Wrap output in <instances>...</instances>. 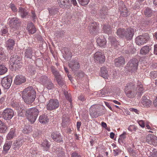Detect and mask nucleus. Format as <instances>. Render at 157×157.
<instances>
[{
	"label": "nucleus",
	"mask_w": 157,
	"mask_h": 157,
	"mask_svg": "<svg viewBox=\"0 0 157 157\" xmlns=\"http://www.w3.org/2000/svg\"><path fill=\"white\" fill-rule=\"evenodd\" d=\"M32 127L30 126H27L23 129L22 132L24 134H29L32 131Z\"/></svg>",
	"instance_id": "obj_41"
},
{
	"label": "nucleus",
	"mask_w": 157,
	"mask_h": 157,
	"mask_svg": "<svg viewBox=\"0 0 157 157\" xmlns=\"http://www.w3.org/2000/svg\"><path fill=\"white\" fill-rule=\"evenodd\" d=\"M33 136L35 138H38L39 136V131L37 130H35L34 131L33 134Z\"/></svg>",
	"instance_id": "obj_53"
},
{
	"label": "nucleus",
	"mask_w": 157,
	"mask_h": 157,
	"mask_svg": "<svg viewBox=\"0 0 157 157\" xmlns=\"http://www.w3.org/2000/svg\"><path fill=\"white\" fill-rule=\"evenodd\" d=\"M18 12L22 18L25 17L28 15V13L27 11L25 9L21 7L19 8Z\"/></svg>",
	"instance_id": "obj_31"
},
{
	"label": "nucleus",
	"mask_w": 157,
	"mask_h": 157,
	"mask_svg": "<svg viewBox=\"0 0 157 157\" xmlns=\"http://www.w3.org/2000/svg\"><path fill=\"white\" fill-rule=\"evenodd\" d=\"M7 128L5 124L0 120V132L5 133L7 131Z\"/></svg>",
	"instance_id": "obj_37"
},
{
	"label": "nucleus",
	"mask_w": 157,
	"mask_h": 157,
	"mask_svg": "<svg viewBox=\"0 0 157 157\" xmlns=\"http://www.w3.org/2000/svg\"><path fill=\"white\" fill-rule=\"evenodd\" d=\"M119 10L120 11L121 16L123 17L128 16L129 14V12L123 2H119Z\"/></svg>",
	"instance_id": "obj_8"
},
{
	"label": "nucleus",
	"mask_w": 157,
	"mask_h": 157,
	"mask_svg": "<svg viewBox=\"0 0 157 157\" xmlns=\"http://www.w3.org/2000/svg\"><path fill=\"white\" fill-rule=\"evenodd\" d=\"M114 156H117L121 152V150L119 149H116L113 150Z\"/></svg>",
	"instance_id": "obj_56"
},
{
	"label": "nucleus",
	"mask_w": 157,
	"mask_h": 157,
	"mask_svg": "<svg viewBox=\"0 0 157 157\" xmlns=\"http://www.w3.org/2000/svg\"><path fill=\"white\" fill-rule=\"evenodd\" d=\"M26 81V78L24 76L22 75H17L16 76L14 82L16 85H19L24 83Z\"/></svg>",
	"instance_id": "obj_17"
},
{
	"label": "nucleus",
	"mask_w": 157,
	"mask_h": 157,
	"mask_svg": "<svg viewBox=\"0 0 157 157\" xmlns=\"http://www.w3.org/2000/svg\"><path fill=\"white\" fill-rule=\"evenodd\" d=\"M44 86L49 90L52 89L54 88V86L50 79L44 85Z\"/></svg>",
	"instance_id": "obj_40"
},
{
	"label": "nucleus",
	"mask_w": 157,
	"mask_h": 157,
	"mask_svg": "<svg viewBox=\"0 0 157 157\" xmlns=\"http://www.w3.org/2000/svg\"><path fill=\"white\" fill-rule=\"evenodd\" d=\"M103 29L105 33L108 34H110L111 33V28L109 25H105L103 26Z\"/></svg>",
	"instance_id": "obj_44"
},
{
	"label": "nucleus",
	"mask_w": 157,
	"mask_h": 157,
	"mask_svg": "<svg viewBox=\"0 0 157 157\" xmlns=\"http://www.w3.org/2000/svg\"><path fill=\"white\" fill-rule=\"evenodd\" d=\"M125 29L123 28H119L117 31V36L119 37L123 38L124 37V34L125 32Z\"/></svg>",
	"instance_id": "obj_34"
},
{
	"label": "nucleus",
	"mask_w": 157,
	"mask_h": 157,
	"mask_svg": "<svg viewBox=\"0 0 157 157\" xmlns=\"http://www.w3.org/2000/svg\"><path fill=\"white\" fill-rule=\"evenodd\" d=\"M48 10L50 15H55L58 12V9L55 7L48 8Z\"/></svg>",
	"instance_id": "obj_38"
},
{
	"label": "nucleus",
	"mask_w": 157,
	"mask_h": 157,
	"mask_svg": "<svg viewBox=\"0 0 157 157\" xmlns=\"http://www.w3.org/2000/svg\"><path fill=\"white\" fill-rule=\"evenodd\" d=\"M109 40L112 44H114L116 42V40L115 37L112 36H110Z\"/></svg>",
	"instance_id": "obj_54"
},
{
	"label": "nucleus",
	"mask_w": 157,
	"mask_h": 157,
	"mask_svg": "<svg viewBox=\"0 0 157 157\" xmlns=\"http://www.w3.org/2000/svg\"><path fill=\"white\" fill-rule=\"evenodd\" d=\"M90 116L93 117H97L99 116V114L97 112H95V111L94 112V111L90 112Z\"/></svg>",
	"instance_id": "obj_55"
},
{
	"label": "nucleus",
	"mask_w": 157,
	"mask_h": 157,
	"mask_svg": "<svg viewBox=\"0 0 157 157\" xmlns=\"http://www.w3.org/2000/svg\"><path fill=\"white\" fill-rule=\"evenodd\" d=\"M9 23L10 27L11 28L16 29L19 25L20 21L19 19L16 17L9 18Z\"/></svg>",
	"instance_id": "obj_11"
},
{
	"label": "nucleus",
	"mask_w": 157,
	"mask_h": 157,
	"mask_svg": "<svg viewBox=\"0 0 157 157\" xmlns=\"http://www.w3.org/2000/svg\"><path fill=\"white\" fill-rule=\"evenodd\" d=\"M6 56L4 53L3 49L1 48H0V59L2 61L6 60Z\"/></svg>",
	"instance_id": "obj_42"
},
{
	"label": "nucleus",
	"mask_w": 157,
	"mask_h": 157,
	"mask_svg": "<svg viewBox=\"0 0 157 157\" xmlns=\"http://www.w3.org/2000/svg\"><path fill=\"white\" fill-rule=\"evenodd\" d=\"M14 45V41L12 39H9L6 42V46L8 49L12 50Z\"/></svg>",
	"instance_id": "obj_33"
},
{
	"label": "nucleus",
	"mask_w": 157,
	"mask_h": 157,
	"mask_svg": "<svg viewBox=\"0 0 157 157\" xmlns=\"http://www.w3.org/2000/svg\"><path fill=\"white\" fill-rule=\"evenodd\" d=\"M27 29L29 33L33 34L36 32V29L33 23L30 22L27 24Z\"/></svg>",
	"instance_id": "obj_24"
},
{
	"label": "nucleus",
	"mask_w": 157,
	"mask_h": 157,
	"mask_svg": "<svg viewBox=\"0 0 157 157\" xmlns=\"http://www.w3.org/2000/svg\"><path fill=\"white\" fill-rule=\"evenodd\" d=\"M63 93L66 98L70 102H71V97L70 95L68 94V92L65 90H64Z\"/></svg>",
	"instance_id": "obj_48"
},
{
	"label": "nucleus",
	"mask_w": 157,
	"mask_h": 157,
	"mask_svg": "<svg viewBox=\"0 0 157 157\" xmlns=\"http://www.w3.org/2000/svg\"><path fill=\"white\" fill-rule=\"evenodd\" d=\"M141 103L144 107L148 108L151 105L152 101L148 99L147 97L144 96L142 98Z\"/></svg>",
	"instance_id": "obj_21"
},
{
	"label": "nucleus",
	"mask_w": 157,
	"mask_h": 157,
	"mask_svg": "<svg viewBox=\"0 0 157 157\" xmlns=\"http://www.w3.org/2000/svg\"><path fill=\"white\" fill-rule=\"evenodd\" d=\"M63 57L67 60H69L72 57V53L70 49L67 48H64Z\"/></svg>",
	"instance_id": "obj_22"
},
{
	"label": "nucleus",
	"mask_w": 157,
	"mask_h": 157,
	"mask_svg": "<svg viewBox=\"0 0 157 157\" xmlns=\"http://www.w3.org/2000/svg\"><path fill=\"white\" fill-rule=\"evenodd\" d=\"M114 62L115 66L117 67L122 66L125 63L124 59L122 56L116 58L115 59Z\"/></svg>",
	"instance_id": "obj_20"
},
{
	"label": "nucleus",
	"mask_w": 157,
	"mask_h": 157,
	"mask_svg": "<svg viewBox=\"0 0 157 157\" xmlns=\"http://www.w3.org/2000/svg\"><path fill=\"white\" fill-rule=\"evenodd\" d=\"M137 128L134 125H131L128 128V130L130 132H135Z\"/></svg>",
	"instance_id": "obj_50"
},
{
	"label": "nucleus",
	"mask_w": 157,
	"mask_h": 157,
	"mask_svg": "<svg viewBox=\"0 0 157 157\" xmlns=\"http://www.w3.org/2000/svg\"><path fill=\"white\" fill-rule=\"evenodd\" d=\"M50 79L46 76L43 75L40 77L39 81L41 84L44 85Z\"/></svg>",
	"instance_id": "obj_35"
},
{
	"label": "nucleus",
	"mask_w": 157,
	"mask_h": 157,
	"mask_svg": "<svg viewBox=\"0 0 157 157\" xmlns=\"http://www.w3.org/2000/svg\"><path fill=\"white\" fill-rule=\"evenodd\" d=\"M51 137L53 140L56 142H61L63 141L61 134L59 132H52L51 134Z\"/></svg>",
	"instance_id": "obj_15"
},
{
	"label": "nucleus",
	"mask_w": 157,
	"mask_h": 157,
	"mask_svg": "<svg viewBox=\"0 0 157 157\" xmlns=\"http://www.w3.org/2000/svg\"><path fill=\"white\" fill-rule=\"evenodd\" d=\"M150 48L149 46H146L143 47L140 50V52L141 54L145 55L147 54L150 51Z\"/></svg>",
	"instance_id": "obj_36"
},
{
	"label": "nucleus",
	"mask_w": 157,
	"mask_h": 157,
	"mask_svg": "<svg viewBox=\"0 0 157 157\" xmlns=\"http://www.w3.org/2000/svg\"><path fill=\"white\" fill-rule=\"evenodd\" d=\"M138 123L139 125L142 128H144L145 126L144 121L142 120H140L138 121Z\"/></svg>",
	"instance_id": "obj_63"
},
{
	"label": "nucleus",
	"mask_w": 157,
	"mask_h": 157,
	"mask_svg": "<svg viewBox=\"0 0 157 157\" xmlns=\"http://www.w3.org/2000/svg\"><path fill=\"white\" fill-rule=\"evenodd\" d=\"M71 157H81L80 155L78 154V153L74 152L71 154Z\"/></svg>",
	"instance_id": "obj_61"
},
{
	"label": "nucleus",
	"mask_w": 157,
	"mask_h": 157,
	"mask_svg": "<svg viewBox=\"0 0 157 157\" xmlns=\"http://www.w3.org/2000/svg\"><path fill=\"white\" fill-rule=\"evenodd\" d=\"M97 42L98 45L100 47H103L105 45L106 41L104 38L101 39L99 38L97 40Z\"/></svg>",
	"instance_id": "obj_39"
},
{
	"label": "nucleus",
	"mask_w": 157,
	"mask_h": 157,
	"mask_svg": "<svg viewBox=\"0 0 157 157\" xmlns=\"http://www.w3.org/2000/svg\"><path fill=\"white\" fill-rule=\"evenodd\" d=\"M100 75L103 78L105 79L107 78L108 74L106 69L105 67H102L101 68Z\"/></svg>",
	"instance_id": "obj_30"
},
{
	"label": "nucleus",
	"mask_w": 157,
	"mask_h": 157,
	"mask_svg": "<svg viewBox=\"0 0 157 157\" xmlns=\"http://www.w3.org/2000/svg\"><path fill=\"white\" fill-rule=\"evenodd\" d=\"M68 66L72 71H76L80 67V64L76 60H72L69 63Z\"/></svg>",
	"instance_id": "obj_14"
},
{
	"label": "nucleus",
	"mask_w": 157,
	"mask_h": 157,
	"mask_svg": "<svg viewBox=\"0 0 157 157\" xmlns=\"http://www.w3.org/2000/svg\"><path fill=\"white\" fill-rule=\"evenodd\" d=\"M78 99L83 101H85L86 100V98L83 95H80L78 97Z\"/></svg>",
	"instance_id": "obj_59"
},
{
	"label": "nucleus",
	"mask_w": 157,
	"mask_h": 157,
	"mask_svg": "<svg viewBox=\"0 0 157 157\" xmlns=\"http://www.w3.org/2000/svg\"><path fill=\"white\" fill-rule=\"evenodd\" d=\"M154 54L157 55V44H155L154 45Z\"/></svg>",
	"instance_id": "obj_64"
},
{
	"label": "nucleus",
	"mask_w": 157,
	"mask_h": 157,
	"mask_svg": "<svg viewBox=\"0 0 157 157\" xmlns=\"http://www.w3.org/2000/svg\"><path fill=\"white\" fill-rule=\"evenodd\" d=\"M41 145L43 147V149L44 151H48L50 147L49 142L47 140H44L42 142Z\"/></svg>",
	"instance_id": "obj_29"
},
{
	"label": "nucleus",
	"mask_w": 157,
	"mask_h": 157,
	"mask_svg": "<svg viewBox=\"0 0 157 157\" xmlns=\"http://www.w3.org/2000/svg\"><path fill=\"white\" fill-rule=\"evenodd\" d=\"M143 14L146 17H152L157 18V15H155L154 11L148 7H145L143 11Z\"/></svg>",
	"instance_id": "obj_10"
},
{
	"label": "nucleus",
	"mask_w": 157,
	"mask_h": 157,
	"mask_svg": "<svg viewBox=\"0 0 157 157\" xmlns=\"http://www.w3.org/2000/svg\"><path fill=\"white\" fill-rule=\"evenodd\" d=\"M89 31L91 33L95 34L97 33L98 27L97 26L96 22L94 23L89 27Z\"/></svg>",
	"instance_id": "obj_27"
},
{
	"label": "nucleus",
	"mask_w": 157,
	"mask_h": 157,
	"mask_svg": "<svg viewBox=\"0 0 157 157\" xmlns=\"http://www.w3.org/2000/svg\"><path fill=\"white\" fill-rule=\"evenodd\" d=\"M134 35V29L131 28L127 29L125 31L124 37L128 40L132 39Z\"/></svg>",
	"instance_id": "obj_18"
},
{
	"label": "nucleus",
	"mask_w": 157,
	"mask_h": 157,
	"mask_svg": "<svg viewBox=\"0 0 157 157\" xmlns=\"http://www.w3.org/2000/svg\"><path fill=\"white\" fill-rule=\"evenodd\" d=\"M138 61L136 59H133L130 60L127 64L128 69L132 71H136L138 65Z\"/></svg>",
	"instance_id": "obj_7"
},
{
	"label": "nucleus",
	"mask_w": 157,
	"mask_h": 157,
	"mask_svg": "<svg viewBox=\"0 0 157 157\" xmlns=\"http://www.w3.org/2000/svg\"><path fill=\"white\" fill-rule=\"evenodd\" d=\"M22 99L27 104L32 103L35 100L36 95V92L32 86H29L21 91Z\"/></svg>",
	"instance_id": "obj_2"
},
{
	"label": "nucleus",
	"mask_w": 157,
	"mask_h": 157,
	"mask_svg": "<svg viewBox=\"0 0 157 157\" xmlns=\"http://www.w3.org/2000/svg\"><path fill=\"white\" fill-rule=\"evenodd\" d=\"M13 115V111L10 108H7L4 109L2 113V117L6 120L11 119Z\"/></svg>",
	"instance_id": "obj_9"
},
{
	"label": "nucleus",
	"mask_w": 157,
	"mask_h": 157,
	"mask_svg": "<svg viewBox=\"0 0 157 157\" xmlns=\"http://www.w3.org/2000/svg\"><path fill=\"white\" fill-rule=\"evenodd\" d=\"M12 82V78H11L4 77L2 80V86L6 89H8L10 87Z\"/></svg>",
	"instance_id": "obj_12"
},
{
	"label": "nucleus",
	"mask_w": 157,
	"mask_h": 157,
	"mask_svg": "<svg viewBox=\"0 0 157 157\" xmlns=\"http://www.w3.org/2000/svg\"><path fill=\"white\" fill-rule=\"evenodd\" d=\"M137 87L133 83H128L124 88L125 93L126 96L130 98H134L136 94L140 95L144 92L143 86L141 82L138 83Z\"/></svg>",
	"instance_id": "obj_1"
},
{
	"label": "nucleus",
	"mask_w": 157,
	"mask_h": 157,
	"mask_svg": "<svg viewBox=\"0 0 157 157\" xmlns=\"http://www.w3.org/2000/svg\"><path fill=\"white\" fill-rule=\"evenodd\" d=\"M12 141L10 140H6L3 147V152L6 154L8 153L12 145Z\"/></svg>",
	"instance_id": "obj_19"
},
{
	"label": "nucleus",
	"mask_w": 157,
	"mask_h": 157,
	"mask_svg": "<svg viewBox=\"0 0 157 157\" xmlns=\"http://www.w3.org/2000/svg\"><path fill=\"white\" fill-rule=\"evenodd\" d=\"M150 76L153 78H157V71H151L150 73Z\"/></svg>",
	"instance_id": "obj_52"
},
{
	"label": "nucleus",
	"mask_w": 157,
	"mask_h": 157,
	"mask_svg": "<svg viewBox=\"0 0 157 157\" xmlns=\"http://www.w3.org/2000/svg\"><path fill=\"white\" fill-rule=\"evenodd\" d=\"M33 54V52L31 48H28L25 50L24 55L25 58L31 59Z\"/></svg>",
	"instance_id": "obj_23"
},
{
	"label": "nucleus",
	"mask_w": 157,
	"mask_h": 157,
	"mask_svg": "<svg viewBox=\"0 0 157 157\" xmlns=\"http://www.w3.org/2000/svg\"><path fill=\"white\" fill-rule=\"evenodd\" d=\"M2 35H5L8 32L6 28H3L1 30Z\"/></svg>",
	"instance_id": "obj_60"
},
{
	"label": "nucleus",
	"mask_w": 157,
	"mask_h": 157,
	"mask_svg": "<svg viewBox=\"0 0 157 157\" xmlns=\"http://www.w3.org/2000/svg\"><path fill=\"white\" fill-rule=\"evenodd\" d=\"M24 140L22 139H19L16 140L12 144L13 148L15 150L21 146Z\"/></svg>",
	"instance_id": "obj_25"
},
{
	"label": "nucleus",
	"mask_w": 157,
	"mask_h": 157,
	"mask_svg": "<svg viewBox=\"0 0 157 157\" xmlns=\"http://www.w3.org/2000/svg\"><path fill=\"white\" fill-rule=\"evenodd\" d=\"M59 104L58 100L56 99H51L47 105L46 108L49 110H52L58 108Z\"/></svg>",
	"instance_id": "obj_6"
},
{
	"label": "nucleus",
	"mask_w": 157,
	"mask_h": 157,
	"mask_svg": "<svg viewBox=\"0 0 157 157\" xmlns=\"http://www.w3.org/2000/svg\"><path fill=\"white\" fill-rule=\"evenodd\" d=\"M79 3L82 6L87 5L89 2V0H78Z\"/></svg>",
	"instance_id": "obj_51"
},
{
	"label": "nucleus",
	"mask_w": 157,
	"mask_h": 157,
	"mask_svg": "<svg viewBox=\"0 0 157 157\" xmlns=\"http://www.w3.org/2000/svg\"><path fill=\"white\" fill-rule=\"evenodd\" d=\"M56 80L58 84L61 86H64V87L65 86L64 85L65 81L62 79V77L59 78H58L56 79Z\"/></svg>",
	"instance_id": "obj_46"
},
{
	"label": "nucleus",
	"mask_w": 157,
	"mask_h": 157,
	"mask_svg": "<svg viewBox=\"0 0 157 157\" xmlns=\"http://www.w3.org/2000/svg\"><path fill=\"white\" fill-rule=\"evenodd\" d=\"M51 71L56 79L61 77V76L59 74V71L55 67L53 66H51Z\"/></svg>",
	"instance_id": "obj_28"
},
{
	"label": "nucleus",
	"mask_w": 157,
	"mask_h": 157,
	"mask_svg": "<svg viewBox=\"0 0 157 157\" xmlns=\"http://www.w3.org/2000/svg\"><path fill=\"white\" fill-rule=\"evenodd\" d=\"M156 19L155 18H152V19L151 20H148L146 21L145 22V24L147 25H150L152 24V23H154L155 21H156Z\"/></svg>",
	"instance_id": "obj_49"
},
{
	"label": "nucleus",
	"mask_w": 157,
	"mask_h": 157,
	"mask_svg": "<svg viewBox=\"0 0 157 157\" xmlns=\"http://www.w3.org/2000/svg\"><path fill=\"white\" fill-rule=\"evenodd\" d=\"M71 0H58L59 6L63 8H69L71 6Z\"/></svg>",
	"instance_id": "obj_16"
},
{
	"label": "nucleus",
	"mask_w": 157,
	"mask_h": 157,
	"mask_svg": "<svg viewBox=\"0 0 157 157\" xmlns=\"http://www.w3.org/2000/svg\"><path fill=\"white\" fill-rule=\"evenodd\" d=\"M7 69L4 65H0V75L4 74L7 71Z\"/></svg>",
	"instance_id": "obj_45"
},
{
	"label": "nucleus",
	"mask_w": 157,
	"mask_h": 157,
	"mask_svg": "<svg viewBox=\"0 0 157 157\" xmlns=\"http://www.w3.org/2000/svg\"><path fill=\"white\" fill-rule=\"evenodd\" d=\"M9 63L10 68L12 70L14 69L16 71L20 68L22 66L20 57L17 55L12 56H11Z\"/></svg>",
	"instance_id": "obj_4"
},
{
	"label": "nucleus",
	"mask_w": 157,
	"mask_h": 157,
	"mask_svg": "<svg viewBox=\"0 0 157 157\" xmlns=\"http://www.w3.org/2000/svg\"><path fill=\"white\" fill-rule=\"evenodd\" d=\"M108 9L105 6H103L100 10V16L101 18H105L106 16L108 14Z\"/></svg>",
	"instance_id": "obj_26"
},
{
	"label": "nucleus",
	"mask_w": 157,
	"mask_h": 157,
	"mask_svg": "<svg viewBox=\"0 0 157 157\" xmlns=\"http://www.w3.org/2000/svg\"><path fill=\"white\" fill-rule=\"evenodd\" d=\"M39 121L40 123L45 124L48 122L49 119L47 115H42L40 116Z\"/></svg>",
	"instance_id": "obj_32"
},
{
	"label": "nucleus",
	"mask_w": 157,
	"mask_h": 157,
	"mask_svg": "<svg viewBox=\"0 0 157 157\" xmlns=\"http://www.w3.org/2000/svg\"><path fill=\"white\" fill-rule=\"evenodd\" d=\"M14 136V132L13 131H10L7 136V140H10L13 139Z\"/></svg>",
	"instance_id": "obj_47"
},
{
	"label": "nucleus",
	"mask_w": 157,
	"mask_h": 157,
	"mask_svg": "<svg viewBox=\"0 0 157 157\" xmlns=\"http://www.w3.org/2000/svg\"><path fill=\"white\" fill-rule=\"evenodd\" d=\"M69 118L66 116V115H63V117L62 121L66 122H69Z\"/></svg>",
	"instance_id": "obj_58"
},
{
	"label": "nucleus",
	"mask_w": 157,
	"mask_h": 157,
	"mask_svg": "<svg viewBox=\"0 0 157 157\" xmlns=\"http://www.w3.org/2000/svg\"><path fill=\"white\" fill-rule=\"evenodd\" d=\"M38 108V107H33L25 111V115L31 124L35 122L39 113Z\"/></svg>",
	"instance_id": "obj_3"
},
{
	"label": "nucleus",
	"mask_w": 157,
	"mask_h": 157,
	"mask_svg": "<svg viewBox=\"0 0 157 157\" xmlns=\"http://www.w3.org/2000/svg\"><path fill=\"white\" fill-rule=\"evenodd\" d=\"M10 6L12 10L14 12H16L17 11V8L16 7L15 5L12 3L10 4Z\"/></svg>",
	"instance_id": "obj_57"
},
{
	"label": "nucleus",
	"mask_w": 157,
	"mask_h": 157,
	"mask_svg": "<svg viewBox=\"0 0 157 157\" xmlns=\"http://www.w3.org/2000/svg\"><path fill=\"white\" fill-rule=\"evenodd\" d=\"M95 60L97 61L100 63H102L105 61V57L102 53L100 52H97L95 53L94 56Z\"/></svg>",
	"instance_id": "obj_13"
},
{
	"label": "nucleus",
	"mask_w": 157,
	"mask_h": 157,
	"mask_svg": "<svg viewBox=\"0 0 157 157\" xmlns=\"http://www.w3.org/2000/svg\"><path fill=\"white\" fill-rule=\"evenodd\" d=\"M154 136V135L151 134L148 135L147 137V142L150 144H153V140Z\"/></svg>",
	"instance_id": "obj_43"
},
{
	"label": "nucleus",
	"mask_w": 157,
	"mask_h": 157,
	"mask_svg": "<svg viewBox=\"0 0 157 157\" xmlns=\"http://www.w3.org/2000/svg\"><path fill=\"white\" fill-rule=\"evenodd\" d=\"M149 38V35L148 33H144L137 37L136 39V42L137 45H142L146 43Z\"/></svg>",
	"instance_id": "obj_5"
},
{
	"label": "nucleus",
	"mask_w": 157,
	"mask_h": 157,
	"mask_svg": "<svg viewBox=\"0 0 157 157\" xmlns=\"http://www.w3.org/2000/svg\"><path fill=\"white\" fill-rule=\"evenodd\" d=\"M153 143L152 144L157 146V137L155 136H154L153 138Z\"/></svg>",
	"instance_id": "obj_62"
}]
</instances>
